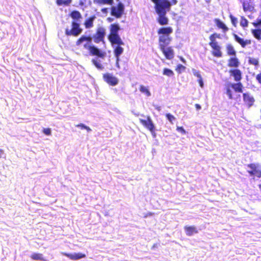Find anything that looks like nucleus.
<instances>
[{"label": "nucleus", "mask_w": 261, "mask_h": 261, "mask_svg": "<svg viewBox=\"0 0 261 261\" xmlns=\"http://www.w3.org/2000/svg\"><path fill=\"white\" fill-rule=\"evenodd\" d=\"M105 35V29L102 27H99L96 29L95 33L93 36L82 35L76 40L75 45L79 47H82L84 49L88 50L89 55L91 56L103 59L106 55V52L93 45L92 41L95 43L103 42Z\"/></svg>", "instance_id": "obj_1"}, {"label": "nucleus", "mask_w": 261, "mask_h": 261, "mask_svg": "<svg viewBox=\"0 0 261 261\" xmlns=\"http://www.w3.org/2000/svg\"><path fill=\"white\" fill-rule=\"evenodd\" d=\"M109 30L110 33L108 36V39L113 47V53L116 57V66L119 69L120 56L124 51L121 46L124 43L118 34L120 28L118 23L111 24L109 27Z\"/></svg>", "instance_id": "obj_2"}, {"label": "nucleus", "mask_w": 261, "mask_h": 261, "mask_svg": "<svg viewBox=\"0 0 261 261\" xmlns=\"http://www.w3.org/2000/svg\"><path fill=\"white\" fill-rule=\"evenodd\" d=\"M154 4V10L158 15L157 22L161 25H166L169 23V18L167 13L169 12L171 7L176 5L177 0H150Z\"/></svg>", "instance_id": "obj_3"}, {"label": "nucleus", "mask_w": 261, "mask_h": 261, "mask_svg": "<svg viewBox=\"0 0 261 261\" xmlns=\"http://www.w3.org/2000/svg\"><path fill=\"white\" fill-rule=\"evenodd\" d=\"M229 73L230 76L233 77V80L237 82L231 83L228 85L226 87V93L229 99H232L233 98V94L230 88H232L236 92L242 93L243 85L241 82L242 79V71L237 69H230L229 70Z\"/></svg>", "instance_id": "obj_4"}, {"label": "nucleus", "mask_w": 261, "mask_h": 261, "mask_svg": "<svg viewBox=\"0 0 261 261\" xmlns=\"http://www.w3.org/2000/svg\"><path fill=\"white\" fill-rule=\"evenodd\" d=\"M221 38V35L217 33L211 34L209 37L210 42L208 44L212 49V54L215 57L221 58L222 57L221 47L216 41L217 39Z\"/></svg>", "instance_id": "obj_5"}, {"label": "nucleus", "mask_w": 261, "mask_h": 261, "mask_svg": "<svg viewBox=\"0 0 261 261\" xmlns=\"http://www.w3.org/2000/svg\"><path fill=\"white\" fill-rule=\"evenodd\" d=\"M83 32L79 22L72 21L70 30L66 29V35L77 37Z\"/></svg>", "instance_id": "obj_6"}, {"label": "nucleus", "mask_w": 261, "mask_h": 261, "mask_svg": "<svg viewBox=\"0 0 261 261\" xmlns=\"http://www.w3.org/2000/svg\"><path fill=\"white\" fill-rule=\"evenodd\" d=\"M247 167L250 168L247 172L250 176H256L257 178L261 177V169L258 164L251 163L248 164Z\"/></svg>", "instance_id": "obj_7"}, {"label": "nucleus", "mask_w": 261, "mask_h": 261, "mask_svg": "<svg viewBox=\"0 0 261 261\" xmlns=\"http://www.w3.org/2000/svg\"><path fill=\"white\" fill-rule=\"evenodd\" d=\"M139 121L146 128L155 136V126L150 116H147L146 119H140Z\"/></svg>", "instance_id": "obj_8"}, {"label": "nucleus", "mask_w": 261, "mask_h": 261, "mask_svg": "<svg viewBox=\"0 0 261 261\" xmlns=\"http://www.w3.org/2000/svg\"><path fill=\"white\" fill-rule=\"evenodd\" d=\"M124 6L122 3H119L117 6L111 8V14L117 18H120L124 12Z\"/></svg>", "instance_id": "obj_9"}, {"label": "nucleus", "mask_w": 261, "mask_h": 261, "mask_svg": "<svg viewBox=\"0 0 261 261\" xmlns=\"http://www.w3.org/2000/svg\"><path fill=\"white\" fill-rule=\"evenodd\" d=\"M103 79L107 84L112 86H116L118 83V79L109 73L103 74Z\"/></svg>", "instance_id": "obj_10"}, {"label": "nucleus", "mask_w": 261, "mask_h": 261, "mask_svg": "<svg viewBox=\"0 0 261 261\" xmlns=\"http://www.w3.org/2000/svg\"><path fill=\"white\" fill-rule=\"evenodd\" d=\"M243 99L244 105L246 106L248 108H251L255 102V99L253 96L248 92L243 93Z\"/></svg>", "instance_id": "obj_11"}, {"label": "nucleus", "mask_w": 261, "mask_h": 261, "mask_svg": "<svg viewBox=\"0 0 261 261\" xmlns=\"http://www.w3.org/2000/svg\"><path fill=\"white\" fill-rule=\"evenodd\" d=\"M165 58L168 60H172L174 57V51L171 46H165L160 48Z\"/></svg>", "instance_id": "obj_12"}, {"label": "nucleus", "mask_w": 261, "mask_h": 261, "mask_svg": "<svg viewBox=\"0 0 261 261\" xmlns=\"http://www.w3.org/2000/svg\"><path fill=\"white\" fill-rule=\"evenodd\" d=\"M172 38L170 36L160 35L159 37V48L168 46L171 41Z\"/></svg>", "instance_id": "obj_13"}, {"label": "nucleus", "mask_w": 261, "mask_h": 261, "mask_svg": "<svg viewBox=\"0 0 261 261\" xmlns=\"http://www.w3.org/2000/svg\"><path fill=\"white\" fill-rule=\"evenodd\" d=\"M233 37L235 41L240 44L242 48H245L248 45H250L251 43V41L250 39L244 40L243 38L239 37L237 34L235 33L232 34Z\"/></svg>", "instance_id": "obj_14"}, {"label": "nucleus", "mask_w": 261, "mask_h": 261, "mask_svg": "<svg viewBox=\"0 0 261 261\" xmlns=\"http://www.w3.org/2000/svg\"><path fill=\"white\" fill-rule=\"evenodd\" d=\"M240 65V62L238 58L236 56L230 57L228 60L227 66L230 68H233L232 69H237Z\"/></svg>", "instance_id": "obj_15"}, {"label": "nucleus", "mask_w": 261, "mask_h": 261, "mask_svg": "<svg viewBox=\"0 0 261 261\" xmlns=\"http://www.w3.org/2000/svg\"><path fill=\"white\" fill-rule=\"evenodd\" d=\"M157 32L159 35L170 36V34L173 32V29L170 27H162L158 30Z\"/></svg>", "instance_id": "obj_16"}, {"label": "nucleus", "mask_w": 261, "mask_h": 261, "mask_svg": "<svg viewBox=\"0 0 261 261\" xmlns=\"http://www.w3.org/2000/svg\"><path fill=\"white\" fill-rule=\"evenodd\" d=\"M184 229L188 236H191L198 232L197 228L194 226H185Z\"/></svg>", "instance_id": "obj_17"}, {"label": "nucleus", "mask_w": 261, "mask_h": 261, "mask_svg": "<svg viewBox=\"0 0 261 261\" xmlns=\"http://www.w3.org/2000/svg\"><path fill=\"white\" fill-rule=\"evenodd\" d=\"M69 16L72 19V21L79 22L82 18V15L80 12L76 10L72 11L69 14Z\"/></svg>", "instance_id": "obj_18"}, {"label": "nucleus", "mask_w": 261, "mask_h": 261, "mask_svg": "<svg viewBox=\"0 0 261 261\" xmlns=\"http://www.w3.org/2000/svg\"><path fill=\"white\" fill-rule=\"evenodd\" d=\"M227 55L229 56H236L237 52L231 44H227L226 45Z\"/></svg>", "instance_id": "obj_19"}, {"label": "nucleus", "mask_w": 261, "mask_h": 261, "mask_svg": "<svg viewBox=\"0 0 261 261\" xmlns=\"http://www.w3.org/2000/svg\"><path fill=\"white\" fill-rule=\"evenodd\" d=\"M96 17L95 15H92L85 20L84 22V25L86 29H90L93 27V22Z\"/></svg>", "instance_id": "obj_20"}, {"label": "nucleus", "mask_w": 261, "mask_h": 261, "mask_svg": "<svg viewBox=\"0 0 261 261\" xmlns=\"http://www.w3.org/2000/svg\"><path fill=\"white\" fill-rule=\"evenodd\" d=\"M214 21H215L217 27L218 28L222 29L224 33H226V32H227L228 31V30H229L228 28L220 19H217V18L215 19Z\"/></svg>", "instance_id": "obj_21"}, {"label": "nucleus", "mask_w": 261, "mask_h": 261, "mask_svg": "<svg viewBox=\"0 0 261 261\" xmlns=\"http://www.w3.org/2000/svg\"><path fill=\"white\" fill-rule=\"evenodd\" d=\"M72 260H77L86 257L85 254L82 253H74L73 254H66Z\"/></svg>", "instance_id": "obj_22"}, {"label": "nucleus", "mask_w": 261, "mask_h": 261, "mask_svg": "<svg viewBox=\"0 0 261 261\" xmlns=\"http://www.w3.org/2000/svg\"><path fill=\"white\" fill-rule=\"evenodd\" d=\"M30 257L33 260L46 261V259L44 258L43 255L41 253H34L31 254Z\"/></svg>", "instance_id": "obj_23"}, {"label": "nucleus", "mask_w": 261, "mask_h": 261, "mask_svg": "<svg viewBox=\"0 0 261 261\" xmlns=\"http://www.w3.org/2000/svg\"><path fill=\"white\" fill-rule=\"evenodd\" d=\"M94 3L99 6L103 5H112L113 4V0H94Z\"/></svg>", "instance_id": "obj_24"}, {"label": "nucleus", "mask_w": 261, "mask_h": 261, "mask_svg": "<svg viewBox=\"0 0 261 261\" xmlns=\"http://www.w3.org/2000/svg\"><path fill=\"white\" fill-rule=\"evenodd\" d=\"M251 33L257 40H261V29H253L251 30Z\"/></svg>", "instance_id": "obj_25"}, {"label": "nucleus", "mask_w": 261, "mask_h": 261, "mask_svg": "<svg viewBox=\"0 0 261 261\" xmlns=\"http://www.w3.org/2000/svg\"><path fill=\"white\" fill-rule=\"evenodd\" d=\"M139 90L141 93L145 94L147 96H150L151 95L149 89L142 85L139 86Z\"/></svg>", "instance_id": "obj_26"}, {"label": "nucleus", "mask_w": 261, "mask_h": 261, "mask_svg": "<svg viewBox=\"0 0 261 261\" xmlns=\"http://www.w3.org/2000/svg\"><path fill=\"white\" fill-rule=\"evenodd\" d=\"M92 64L98 69H102L103 66L96 59H92L91 60Z\"/></svg>", "instance_id": "obj_27"}, {"label": "nucleus", "mask_w": 261, "mask_h": 261, "mask_svg": "<svg viewBox=\"0 0 261 261\" xmlns=\"http://www.w3.org/2000/svg\"><path fill=\"white\" fill-rule=\"evenodd\" d=\"M248 21L246 18L244 16H242L240 20V25L243 28H246L248 27Z\"/></svg>", "instance_id": "obj_28"}, {"label": "nucleus", "mask_w": 261, "mask_h": 261, "mask_svg": "<svg viewBox=\"0 0 261 261\" xmlns=\"http://www.w3.org/2000/svg\"><path fill=\"white\" fill-rule=\"evenodd\" d=\"M163 74L168 76H172L174 75V72L172 70L165 68L163 69Z\"/></svg>", "instance_id": "obj_29"}, {"label": "nucleus", "mask_w": 261, "mask_h": 261, "mask_svg": "<svg viewBox=\"0 0 261 261\" xmlns=\"http://www.w3.org/2000/svg\"><path fill=\"white\" fill-rule=\"evenodd\" d=\"M186 69V67L181 64H178L175 68V70L178 74H180Z\"/></svg>", "instance_id": "obj_30"}, {"label": "nucleus", "mask_w": 261, "mask_h": 261, "mask_svg": "<svg viewBox=\"0 0 261 261\" xmlns=\"http://www.w3.org/2000/svg\"><path fill=\"white\" fill-rule=\"evenodd\" d=\"M248 63L254 66H257L258 65V60L256 58H249L248 60Z\"/></svg>", "instance_id": "obj_31"}, {"label": "nucleus", "mask_w": 261, "mask_h": 261, "mask_svg": "<svg viewBox=\"0 0 261 261\" xmlns=\"http://www.w3.org/2000/svg\"><path fill=\"white\" fill-rule=\"evenodd\" d=\"M166 117L167 119L171 123H173V121L175 120V117L170 113H167L166 114Z\"/></svg>", "instance_id": "obj_32"}, {"label": "nucleus", "mask_w": 261, "mask_h": 261, "mask_svg": "<svg viewBox=\"0 0 261 261\" xmlns=\"http://www.w3.org/2000/svg\"><path fill=\"white\" fill-rule=\"evenodd\" d=\"M76 126L78 127H80L81 129H85L87 130V132H90L91 130V128L89 127L82 123H80L79 124L76 125Z\"/></svg>", "instance_id": "obj_33"}, {"label": "nucleus", "mask_w": 261, "mask_h": 261, "mask_svg": "<svg viewBox=\"0 0 261 261\" xmlns=\"http://www.w3.org/2000/svg\"><path fill=\"white\" fill-rule=\"evenodd\" d=\"M229 17L230 18L231 22L232 24H233V25L234 27H236L237 21H238L237 18H236L235 17H234L233 16H232V15H230Z\"/></svg>", "instance_id": "obj_34"}, {"label": "nucleus", "mask_w": 261, "mask_h": 261, "mask_svg": "<svg viewBox=\"0 0 261 261\" xmlns=\"http://www.w3.org/2000/svg\"><path fill=\"white\" fill-rule=\"evenodd\" d=\"M252 24L255 28H258L261 26V18L257 19L256 21L253 22Z\"/></svg>", "instance_id": "obj_35"}, {"label": "nucleus", "mask_w": 261, "mask_h": 261, "mask_svg": "<svg viewBox=\"0 0 261 261\" xmlns=\"http://www.w3.org/2000/svg\"><path fill=\"white\" fill-rule=\"evenodd\" d=\"M56 4L58 6H64L65 5V0H56Z\"/></svg>", "instance_id": "obj_36"}, {"label": "nucleus", "mask_w": 261, "mask_h": 261, "mask_svg": "<svg viewBox=\"0 0 261 261\" xmlns=\"http://www.w3.org/2000/svg\"><path fill=\"white\" fill-rule=\"evenodd\" d=\"M43 132L47 136H50L51 135V129L50 128H44Z\"/></svg>", "instance_id": "obj_37"}, {"label": "nucleus", "mask_w": 261, "mask_h": 261, "mask_svg": "<svg viewBox=\"0 0 261 261\" xmlns=\"http://www.w3.org/2000/svg\"><path fill=\"white\" fill-rule=\"evenodd\" d=\"M193 73L194 75L197 76L198 79H200L201 77H202L199 71L194 70Z\"/></svg>", "instance_id": "obj_38"}, {"label": "nucleus", "mask_w": 261, "mask_h": 261, "mask_svg": "<svg viewBox=\"0 0 261 261\" xmlns=\"http://www.w3.org/2000/svg\"><path fill=\"white\" fill-rule=\"evenodd\" d=\"M177 130L178 132L181 133L182 134H186V131L185 130V129L184 128V127H182V126H178L177 127Z\"/></svg>", "instance_id": "obj_39"}, {"label": "nucleus", "mask_w": 261, "mask_h": 261, "mask_svg": "<svg viewBox=\"0 0 261 261\" xmlns=\"http://www.w3.org/2000/svg\"><path fill=\"white\" fill-rule=\"evenodd\" d=\"M256 80L259 84H261V72L256 75Z\"/></svg>", "instance_id": "obj_40"}, {"label": "nucleus", "mask_w": 261, "mask_h": 261, "mask_svg": "<svg viewBox=\"0 0 261 261\" xmlns=\"http://www.w3.org/2000/svg\"><path fill=\"white\" fill-rule=\"evenodd\" d=\"M198 82L199 83V85L201 87H203V83L202 81V78L201 77L200 79H198Z\"/></svg>", "instance_id": "obj_41"}, {"label": "nucleus", "mask_w": 261, "mask_h": 261, "mask_svg": "<svg viewBox=\"0 0 261 261\" xmlns=\"http://www.w3.org/2000/svg\"><path fill=\"white\" fill-rule=\"evenodd\" d=\"M195 108H196L197 110H200L201 109V107L200 105L198 104V103H196L195 105Z\"/></svg>", "instance_id": "obj_42"}, {"label": "nucleus", "mask_w": 261, "mask_h": 261, "mask_svg": "<svg viewBox=\"0 0 261 261\" xmlns=\"http://www.w3.org/2000/svg\"><path fill=\"white\" fill-rule=\"evenodd\" d=\"M243 9H244V11H247L249 10L248 8H247L246 6H245V4L244 3L243 5Z\"/></svg>", "instance_id": "obj_43"}, {"label": "nucleus", "mask_w": 261, "mask_h": 261, "mask_svg": "<svg viewBox=\"0 0 261 261\" xmlns=\"http://www.w3.org/2000/svg\"><path fill=\"white\" fill-rule=\"evenodd\" d=\"M4 154V151L2 149H0V158L2 157Z\"/></svg>", "instance_id": "obj_44"}, {"label": "nucleus", "mask_w": 261, "mask_h": 261, "mask_svg": "<svg viewBox=\"0 0 261 261\" xmlns=\"http://www.w3.org/2000/svg\"><path fill=\"white\" fill-rule=\"evenodd\" d=\"M71 2V0H66V5H68Z\"/></svg>", "instance_id": "obj_45"}, {"label": "nucleus", "mask_w": 261, "mask_h": 261, "mask_svg": "<svg viewBox=\"0 0 261 261\" xmlns=\"http://www.w3.org/2000/svg\"><path fill=\"white\" fill-rule=\"evenodd\" d=\"M158 111H160L161 110V107H156L155 108Z\"/></svg>", "instance_id": "obj_46"}, {"label": "nucleus", "mask_w": 261, "mask_h": 261, "mask_svg": "<svg viewBox=\"0 0 261 261\" xmlns=\"http://www.w3.org/2000/svg\"><path fill=\"white\" fill-rule=\"evenodd\" d=\"M259 188L260 189L261 191V184L258 185Z\"/></svg>", "instance_id": "obj_47"}, {"label": "nucleus", "mask_w": 261, "mask_h": 261, "mask_svg": "<svg viewBox=\"0 0 261 261\" xmlns=\"http://www.w3.org/2000/svg\"><path fill=\"white\" fill-rule=\"evenodd\" d=\"M61 35H62L61 33H59V34H58V36H59V37H61Z\"/></svg>", "instance_id": "obj_48"}, {"label": "nucleus", "mask_w": 261, "mask_h": 261, "mask_svg": "<svg viewBox=\"0 0 261 261\" xmlns=\"http://www.w3.org/2000/svg\"><path fill=\"white\" fill-rule=\"evenodd\" d=\"M181 60L182 61V62H185V60L182 58H181Z\"/></svg>", "instance_id": "obj_49"}, {"label": "nucleus", "mask_w": 261, "mask_h": 261, "mask_svg": "<svg viewBox=\"0 0 261 261\" xmlns=\"http://www.w3.org/2000/svg\"><path fill=\"white\" fill-rule=\"evenodd\" d=\"M148 215H149V216H151V215H152V213H149V214H148Z\"/></svg>", "instance_id": "obj_50"}, {"label": "nucleus", "mask_w": 261, "mask_h": 261, "mask_svg": "<svg viewBox=\"0 0 261 261\" xmlns=\"http://www.w3.org/2000/svg\"><path fill=\"white\" fill-rule=\"evenodd\" d=\"M108 20H109V21H111V20H112V19H111V18H108Z\"/></svg>", "instance_id": "obj_51"}]
</instances>
